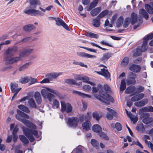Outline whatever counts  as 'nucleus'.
I'll use <instances>...</instances> for the list:
<instances>
[{"label":"nucleus","instance_id":"nucleus-29","mask_svg":"<svg viewBox=\"0 0 153 153\" xmlns=\"http://www.w3.org/2000/svg\"><path fill=\"white\" fill-rule=\"evenodd\" d=\"M131 22L132 25L135 24L137 19V14L134 13H131Z\"/></svg>","mask_w":153,"mask_h":153},{"label":"nucleus","instance_id":"nucleus-38","mask_svg":"<svg viewBox=\"0 0 153 153\" xmlns=\"http://www.w3.org/2000/svg\"><path fill=\"white\" fill-rule=\"evenodd\" d=\"M145 8L149 13L153 14V8L149 4H146L145 6Z\"/></svg>","mask_w":153,"mask_h":153},{"label":"nucleus","instance_id":"nucleus-62","mask_svg":"<svg viewBox=\"0 0 153 153\" xmlns=\"http://www.w3.org/2000/svg\"><path fill=\"white\" fill-rule=\"evenodd\" d=\"M80 48L85 49L91 52H93L95 53H97V50L94 49H93L92 48H89L87 47H80Z\"/></svg>","mask_w":153,"mask_h":153},{"label":"nucleus","instance_id":"nucleus-60","mask_svg":"<svg viewBox=\"0 0 153 153\" xmlns=\"http://www.w3.org/2000/svg\"><path fill=\"white\" fill-rule=\"evenodd\" d=\"M29 78H30V82L29 83L30 85L36 83H38V82L37 81L36 79L33 78L31 77H29Z\"/></svg>","mask_w":153,"mask_h":153},{"label":"nucleus","instance_id":"nucleus-2","mask_svg":"<svg viewBox=\"0 0 153 153\" xmlns=\"http://www.w3.org/2000/svg\"><path fill=\"white\" fill-rule=\"evenodd\" d=\"M98 91L99 89L97 87H93V94H94V97L97 99L107 105L110 104V101L111 102H114V100L112 97L108 94L104 92L102 90L99 91V95L95 94V93L97 92Z\"/></svg>","mask_w":153,"mask_h":153},{"label":"nucleus","instance_id":"nucleus-28","mask_svg":"<svg viewBox=\"0 0 153 153\" xmlns=\"http://www.w3.org/2000/svg\"><path fill=\"white\" fill-rule=\"evenodd\" d=\"M112 54L109 52L103 54V56L100 60L102 61H107L110 57L111 56Z\"/></svg>","mask_w":153,"mask_h":153},{"label":"nucleus","instance_id":"nucleus-43","mask_svg":"<svg viewBox=\"0 0 153 153\" xmlns=\"http://www.w3.org/2000/svg\"><path fill=\"white\" fill-rule=\"evenodd\" d=\"M123 17L122 16H120L118 19L116 23V26L117 27H119L123 24Z\"/></svg>","mask_w":153,"mask_h":153},{"label":"nucleus","instance_id":"nucleus-34","mask_svg":"<svg viewBox=\"0 0 153 153\" xmlns=\"http://www.w3.org/2000/svg\"><path fill=\"white\" fill-rule=\"evenodd\" d=\"M129 61V59L128 57H125L122 60L121 63V65L122 67H125L128 64Z\"/></svg>","mask_w":153,"mask_h":153},{"label":"nucleus","instance_id":"nucleus-48","mask_svg":"<svg viewBox=\"0 0 153 153\" xmlns=\"http://www.w3.org/2000/svg\"><path fill=\"white\" fill-rule=\"evenodd\" d=\"M102 115L97 112H94L93 113V117L96 119L97 121H98L102 117Z\"/></svg>","mask_w":153,"mask_h":153},{"label":"nucleus","instance_id":"nucleus-35","mask_svg":"<svg viewBox=\"0 0 153 153\" xmlns=\"http://www.w3.org/2000/svg\"><path fill=\"white\" fill-rule=\"evenodd\" d=\"M19 138L20 140L25 145L27 144L29 142L27 139L23 135H19Z\"/></svg>","mask_w":153,"mask_h":153},{"label":"nucleus","instance_id":"nucleus-19","mask_svg":"<svg viewBox=\"0 0 153 153\" xmlns=\"http://www.w3.org/2000/svg\"><path fill=\"white\" fill-rule=\"evenodd\" d=\"M98 3V0H94L90 4L89 6H87L86 10L89 11L96 6Z\"/></svg>","mask_w":153,"mask_h":153},{"label":"nucleus","instance_id":"nucleus-32","mask_svg":"<svg viewBox=\"0 0 153 153\" xmlns=\"http://www.w3.org/2000/svg\"><path fill=\"white\" fill-rule=\"evenodd\" d=\"M18 108L21 110L25 112L26 113H29L30 111L29 109L26 106L22 105H20L18 106Z\"/></svg>","mask_w":153,"mask_h":153},{"label":"nucleus","instance_id":"nucleus-14","mask_svg":"<svg viewBox=\"0 0 153 153\" xmlns=\"http://www.w3.org/2000/svg\"><path fill=\"white\" fill-rule=\"evenodd\" d=\"M106 109L108 112L107 114L106 117L108 120H111L113 118V116L115 115L116 112L114 110L108 108H107Z\"/></svg>","mask_w":153,"mask_h":153},{"label":"nucleus","instance_id":"nucleus-30","mask_svg":"<svg viewBox=\"0 0 153 153\" xmlns=\"http://www.w3.org/2000/svg\"><path fill=\"white\" fill-rule=\"evenodd\" d=\"M92 130L95 132L100 133L102 131V128L98 124H95L92 127Z\"/></svg>","mask_w":153,"mask_h":153},{"label":"nucleus","instance_id":"nucleus-6","mask_svg":"<svg viewBox=\"0 0 153 153\" xmlns=\"http://www.w3.org/2000/svg\"><path fill=\"white\" fill-rule=\"evenodd\" d=\"M18 86V84L16 83H11L10 84L11 89L12 93H14V95L12 98L13 100L14 97H16L18 92L20 91L21 88H17Z\"/></svg>","mask_w":153,"mask_h":153},{"label":"nucleus","instance_id":"nucleus-12","mask_svg":"<svg viewBox=\"0 0 153 153\" xmlns=\"http://www.w3.org/2000/svg\"><path fill=\"white\" fill-rule=\"evenodd\" d=\"M144 116V118L143 120V123L147 124L152 122L153 119L152 117H149V114L148 113H145Z\"/></svg>","mask_w":153,"mask_h":153},{"label":"nucleus","instance_id":"nucleus-55","mask_svg":"<svg viewBox=\"0 0 153 153\" xmlns=\"http://www.w3.org/2000/svg\"><path fill=\"white\" fill-rule=\"evenodd\" d=\"M99 134L100 135V137H101V138H103L106 140H109V138L108 137L105 133L103 132L100 133H99Z\"/></svg>","mask_w":153,"mask_h":153},{"label":"nucleus","instance_id":"nucleus-36","mask_svg":"<svg viewBox=\"0 0 153 153\" xmlns=\"http://www.w3.org/2000/svg\"><path fill=\"white\" fill-rule=\"evenodd\" d=\"M81 80H82L83 82H87L91 85H95V84L94 83L89 81H88L89 80V79L87 76H82Z\"/></svg>","mask_w":153,"mask_h":153},{"label":"nucleus","instance_id":"nucleus-47","mask_svg":"<svg viewBox=\"0 0 153 153\" xmlns=\"http://www.w3.org/2000/svg\"><path fill=\"white\" fill-rule=\"evenodd\" d=\"M107 31H113L114 33L116 34H120L124 32V29H115L113 30V29H106Z\"/></svg>","mask_w":153,"mask_h":153},{"label":"nucleus","instance_id":"nucleus-16","mask_svg":"<svg viewBox=\"0 0 153 153\" xmlns=\"http://www.w3.org/2000/svg\"><path fill=\"white\" fill-rule=\"evenodd\" d=\"M20 60L19 57H17L12 58H7L6 59V63L7 64H12L17 62Z\"/></svg>","mask_w":153,"mask_h":153},{"label":"nucleus","instance_id":"nucleus-26","mask_svg":"<svg viewBox=\"0 0 153 153\" xmlns=\"http://www.w3.org/2000/svg\"><path fill=\"white\" fill-rule=\"evenodd\" d=\"M148 102L147 99H146L140 101L136 102L134 103V105L137 107H141L144 106Z\"/></svg>","mask_w":153,"mask_h":153},{"label":"nucleus","instance_id":"nucleus-21","mask_svg":"<svg viewBox=\"0 0 153 153\" xmlns=\"http://www.w3.org/2000/svg\"><path fill=\"white\" fill-rule=\"evenodd\" d=\"M144 96L143 94H140L132 97L131 100L133 102L137 101L143 99L144 97Z\"/></svg>","mask_w":153,"mask_h":153},{"label":"nucleus","instance_id":"nucleus-11","mask_svg":"<svg viewBox=\"0 0 153 153\" xmlns=\"http://www.w3.org/2000/svg\"><path fill=\"white\" fill-rule=\"evenodd\" d=\"M56 24L58 26H62L65 29H68V25L61 19L59 17L55 19Z\"/></svg>","mask_w":153,"mask_h":153},{"label":"nucleus","instance_id":"nucleus-53","mask_svg":"<svg viewBox=\"0 0 153 153\" xmlns=\"http://www.w3.org/2000/svg\"><path fill=\"white\" fill-rule=\"evenodd\" d=\"M91 112H88L85 115V121H89L90 120L91 117Z\"/></svg>","mask_w":153,"mask_h":153},{"label":"nucleus","instance_id":"nucleus-3","mask_svg":"<svg viewBox=\"0 0 153 153\" xmlns=\"http://www.w3.org/2000/svg\"><path fill=\"white\" fill-rule=\"evenodd\" d=\"M84 118L83 115L80 116L79 118L76 117H69L68 119L67 124L70 127L76 128L78 125L79 122L80 123L83 122Z\"/></svg>","mask_w":153,"mask_h":153},{"label":"nucleus","instance_id":"nucleus-63","mask_svg":"<svg viewBox=\"0 0 153 153\" xmlns=\"http://www.w3.org/2000/svg\"><path fill=\"white\" fill-rule=\"evenodd\" d=\"M115 128L118 131H120L122 128V127L120 124L119 123H116L115 125Z\"/></svg>","mask_w":153,"mask_h":153},{"label":"nucleus","instance_id":"nucleus-51","mask_svg":"<svg viewBox=\"0 0 153 153\" xmlns=\"http://www.w3.org/2000/svg\"><path fill=\"white\" fill-rule=\"evenodd\" d=\"M91 143L94 147L97 148L99 146V143L96 140L92 139L91 141Z\"/></svg>","mask_w":153,"mask_h":153},{"label":"nucleus","instance_id":"nucleus-10","mask_svg":"<svg viewBox=\"0 0 153 153\" xmlns=\"http://www.w3.org/2000/svg\"><path fill=\"white\" fill-rule=\"evenodd\" d=\"M101 70L99 71H95V72L99 75L104 76L106 79H108L110 77V74L108 70L102 68L101 69Z\"/></svg>","mask_w":153,"mask_h":153},{"label":"nucleus","instance_id":"nucleus-4","mask_svg":"<svg viewBox=\"0 0 153 153\" xmlns=\"http://www.w3.org/2000/svg\"><path fill=\"white\" fill-rule=\"evenodd\" d=\"M61 111L62 112L65 111L68 113L71 112L72 110V107L70 104L69 103H66L64 101L61 102Z\"/></svg>","mask_w":153,"mask_h":153},{"label":"nucleus","instance_id":"nucleus-37","mask_svg":"<svg viewBox=\"0 0 153 153\" xmlns=\"http://www.w3.org/2000/svg\"><path fill=\"white\" fill-rule=\"evenodd\" d=\"M131 22V19L129 17H126L124 20V23H123V27L124 28H127L129 25V24Z\"/></svg>","mask_w":153,"mask_h":153},{"label":"nucleus","instance_id":"nucleus-52","mask_svg":"<svg viewBox=\"0 0 153 153\" xmlns=\"http://www.w3.org/2000/svg\"><path fill=\"white\" fill-rule=\"evenodd\" d=\"M142 110L144 111H153V107L150 106L144 107L142 108Z\"/></svg>","mask_w":153,"mask_h":153},{"label":"nucleus","instance_id":"nucleus-64","mask_svg":"<svg viewBox=\"0 0 153 153\" xmlns=\"http://www.w3.org/2000/svg\"><path fill=\"white\" fill-rule=\"evenodd\" d=\"M50 81L48 78H45L43 79L42 81H40L39 83L41 84L49 83Z\"/></svg>","mask_w":153,"mask_h":153},{"label":"nucleus","instance_id":"nucleus-18","mask_svg":"<svg viewBox=\"0 0 153 153\" xmlns=\"http://www.w3.org/2000/svg\"><path fill=\"white\" fill-rule=\"evenodd\" d=\"M77 54L78 56L82 57L87 58H96V56L94 55H91L88 53H85L84 52H77Z\"/></svg>","mask_w":153,"mask_h":153},{"label":"nucleus","instance_id":"nucleus-24","mask_svg":"<svg viewBox=\"0 0 153 153\" xmlns=\"http://www.w3.org/2000/svg\"><path fill=\"white\" fill-rule=\"evenodd\" d=\"M101 8L100 7H97L91 10L90 13L91 16H97L101 11Z\"/></svg>","mask_w":153,"mask_h":153},{"label":"nucleus","instance_id":"nucleus-9","mask_svg":"<svg viewBox=\"0 0 153 153\" xmlns=\"http://www.w3.org/2000/svg\"><path fill=\"white\" fill-rule=\"evenodd\" d=\"M62 74V72H53L48 73L46 74L45 77L49 79V80L56 79L59 76Z\"/></svg>","mask_w":153,"mask_h":153},{"label":"nucleus","instance_id":"nucleus-49","mask_svg":"<svg viewBox=\"0 0 153 153\" xmlns=\"http://www.w3.org/2000/svg\"><path fill=\"white\" fill-rule=\"evenodd\" d=\"M108 10H105L101 12L98 16L100 18L104 17L108 13Z\"/></svg>","mask_w":153,"mask_h":153},{"label":"nucleus","instance_id":"nucleus-44","mask_svg":"<svg viewBox=\"0 0 153 153\" xmlns=\"http://www.w3.org/2000/svg\"><path fill=\"white\" fill-rule=\"evenodd\" d=\"M126 87V83L125 80L123 79L121 81V83L120 87V91H123Z\"/></svg>","mask_w":153,"mask_h":153},{"label":"nucleus","instance_id":"nucleus-31","mask_svg":"<svg viewBox=\"0 0 153 153\" xmlns=\"http://www.w3.org/2000/svg\"><path fill=\"white\" fill-rule=\"evenodd\" d=\"M30 81V78L27 76L21 77L19 80V82L21 83H26Z\"/></svg>","mask_w":153,"mask_h":153},{"label":"nucleus","instance_id":"nucleus-39","mask_svg":"<svg viewBox=\"0 0 153 153\" xmlns=\"http://www.w3.org/2000/svg\"><path fill=\"white\" fill-rule=\"evenodd\" d=\"M53 104L52 107L53 108L55 109L58 108L59 106V102L56 99H53L52 100Z\"/></svg>","mask_w":153,"mask_h":153},{"label":"nucleus","instance_id":"nucleus-27","mask_svg":"<svg viewBox=\"0 0 153 153\" xmlns=\"http://www.w3.org/2000/svg\"><path fill=\"white\" fill-rule=\"evenodd\" d=\"M34 97L37 103L38 104H40L42 102V99L40 93L38 92H36L34 94Z\"/></svg>","mask_w":153,"mask_h":153},{"label":"nucleus","instance_id":"nucleus-40","mask_svg":"<svg viewBox=\"0 0 153 153\" xmlns=\"http://www.w3.org/2000/svg\"><path fill=\"white\" fill-rule=\"evenodd\" d=\"M30 64V62H28L25 63L19 68V70L20 71H24L25 69L27 68Z\"/></svg>","mask_w":153,"mask_h":153},{"label":"nucleus","instance_id":"nucleus-13","mask_svg":"<svg viewBox=\"0 0 153 153\" xmlns=\"http://www.w3.org/2000/svg\"><path fill=\"white\" fill-rule=\"evenodd\" d=\"M129 69L134 72L138 73L141 70V67L138 65L132 64L129 67Z\"/></svg>","mask_w":153,"mask_h":153},{"label":"nucleus","instance_id":"nucleus-54","mask_svg":"<svg viewBox=\"0 0 153 153\" xmlns=\"http://www.w3.org/2000/svg\"><path fill=\"white\" fill-rule=\"evenodd\" d=\"M55 97V96L53 94L49 93L46 96V98L50 102H51L52 101V99L54 98Z\"/></svg>","mask_w":153,"mask_h":153},{"label":"nucleus","instance_id":"nucleus-7","mask_svg":"<svg viewBox=\"0 0 153 153\" xmlns=\"http://www.w3.org/2000/svg\"><path fill=\"white\" fill-rule=\"evenodd\" d=\"M53 93L56 95H59V94L58 91L56 90L51 89L48 88H46V89H42L41 91V94L43 97L45 98H46V96L49 93L47 91Z\"/></svg>","mask_w":153,"mask_h":153},{"label":"nucleus","instance_id":"nucleus-22","mask_svg":"<svg viewBox=\"0 0 153 153\" xmlns=\"http://www.w3.org/2000/svg\"><path fill=\"white\" fill-rule=\"evenodd\" d=\"M82 126L84 130L87 131L90 129L91 125L89 121H85V122L82 123Z\"/></svg>","mask_w":153,"mask_h":153},{"label":"nucleus","instance_id":"nucleus-46","mask_svg":"<svg viewBox=\"0 0 153 153\" xmlns=\"http://www.w3.org/2000/svg\"><path fill=\"white\" fill-rule=\"evenodd\" d=\"M28 104L30 107L33 108H36V105L33 99L31 98L30 99L28 100Z\"/></svg>","mask_w":153,"mask_h":153},{"label":"nucleus","instance_id":"nucleus-8","mask_svg":"<svg viewBox=\"0 0 153 153\" xmlns=\"http://www.w3.org/2000/svg\"><path fill=\"white\" fill-rule=\"evenodd\" d=\"M136 75L133 72H130L129 74V77L126 80V83L127 85L135 84L136 81L135 78Z\"/></svg>","mask_w":153,"mask_h":153},{"label":"nucleus","instance_id":"nucleus-41","mask_svg":"<svg viewBox=\"0 0 153 153\" xmlns=\"http://www.w3.org/2000/svg\"><path fill=\"white\" fill-rule=\"evenodd\" d=\"M85 35L88 37L93 38H98L99 37L98 35L90 32H86Z\"/></svg>","mask_w":153,"mask_h":153},{"label":"nucleus","instance_id":"nucleus-50","mask_svg":"<svg viewBox=\"0 0 153 153\" xmlns=\"http://www.w3.org/2000/svg\"><path fill=\"white\" fill-rule=\"evenodd\" d=\"M65 82L68 84L74 85L75 84V80L73 79H66L65 80Z\"/></svg>","mask_w":153,"mask_h":153},{"label":"nucleus","instance_id":"nucleus-58","mask_svg":"<svg viewBox=\"0 0 153 153\" xmlns=\"http://www.w3.org/2000/svg\"><path fill=\"white\" fill-rule=\"evenodd\" d=\"M136 145L137 146H139L142 149L143 148V146H142V145L140 143V142L138 141H133L132 142V144H131V145Z\"/></svg>","mask_w":153,"mask_h":153},{"label":"nucleus","instance_id":"nucleus-59","mask_svg":"<svg viewBox=\"0 0 153 153\" xmlns=\"http://www.w3.org/2000/svg\"><path fill=\"white\" fill-rule=\"evenodd\" d=\"M19 55L20 56L23 57L28 56L25 49H24V50L21 51Z\"/></svg>","mask_w":153,"mask_h":153},{"label":"nucleus","instance_id":"nucleus-45","mask_svg":"<svg viewBox=\"0 0 153 153\" xmlns=\"http://www.w3.org/2000/svg\"><path fill=\"white\" fill-rule=\"evenodd\" d=\"M135 90V87L134 86H129L128 87L125 91V93L126 94H128L133 93Z\"/></svg>","mask_w":153,"mask_h":153},{"label":"nucleus","instance_id":"nucleus-15","mask_svg":"<svg viewBox=\"0 0 153 153\" xmlns=\"http://www.w3.org/2000/svg\"><path fill=\"white\" fill-rule=\"evenodd\" d=\"M18 49V48L16 46L9 48L6 50V53L7 55H13L17 51Z\"/></svg>","mask_w":153,"mask_h":153},{"label":"nucleus","instance_id":"nucleus-33","mask_svg":"<svg viewBox=\"0 0 153 153\" xmlns=\"http://www.w3.org/2000/svg\"><path fill=\"white\" fill-rule=\"evenodd\" d=\"M139 13L140 15L143 16L146 19H148L149 18L148 14L144 9H140L139 11Z\"/></svg>","mask_w":153,"mask_h":153},{"label":"nucleus","instance_id":"nucleus-5","mask_svg":"<svg viewBox=\"0 0 153 153\" xmlns=\"http://www.w3.org/2000/svg\"><path fill=\"white\" fill-rule=\"evenodd\" d=\"M24 12L25 13L28 15L35 16H43L44 14V13H42L40 11L34 9H26Z\"/></svg>","mask_w":153,"mask_h":153},{"label":"nucleus","instance_id":"nucleus-23","mask_svg":"<svg viewBox=\"0 0 153 153\" xmlns=\"http://www.w3.org/2000/svg\"><path fill=\"white\" fill-rule=\"evenodd\" d=\"M143 45L141 48L142 52H144L146 51L147 48V47L146 46L148 41L149 39H147L146 37L143 38Z\"/></svg>","mask_w":153,"mask_h":153},{"label":"nucleus","instance_id":"nucleus-56","mask_svg":"<svg viewBox=\"0 0 153 153\" xmlns=\"http://www.w3.org/2000/svg\"><path fill=\"white\" fill-rule=\"evenodd\" d=\"M84 91H88L91 90V87L89 85H86L83 86L82 87Z\"/></svg>","mask_w":153,"mask_h":153},{"label":"nucleus","instance_id":"nucleus-20","mask_svg":"<svg viewBox=\"0 0 153 153\" xmlns=\"http://www.w3.org/2000/svg\"><path fill=\"white\" fill-rule=\"evenodd\" d=\"M31 8H36V5H40V3L39 0H29Z\"/></svg>","mask_w":153,"mask_h":153},{"label":"nucleus","instance_id":"nucleus-17","mask_svg":"<svg viewBox=\"0 0 153 153\" xmlns=\"http://www.w3.org/2000/svg\"><path fill=\"white\" fill-rule=\"evenodd\" d=\"M72 93L74 94L77 95L84 98H91V96L90 95L85 94L73 90V91Z\"/></svg>","mask_w":153,"mask_h":153},{"label":"nucleus","instance_id":"nucleus-61","mask_svg":"<svg viewBox=\"0 0 153 153\" xmlns=\"http://www.w3.org/2000/svg\"><path fill=\"white\" fill-rule=\"evenodd\" d=\"M34 28V26L33 25L29 24L24 26L23 29H33Z\"/></svg>","mask_w":153,"mask_h":153},{"label":"nucleus","instance_id":"nucleus-57","mask_svg":"<svg viewBox=\"0 0 153 153\" xmlns=\"http://www.w3.org/2000/svg\"><path fill=\"white\" fill-rule=\"evenodd\" d=\"M144 89V88L141 86H139L136 88V92L137 93H139L143 91Z\"/></svg>","mask_w":153,"mask_h":153},{"label":"nucleus","instance_id":"nucleus-1","mask_svg":"<svg viewBox=\"0 0 153 153\" xmlns=\"http://www.w3.org/2000/svg\"><path fill=\"white\" fill-rule=\"evenodd\" d=\"M18 114L16 115V118L18 120L23 123L26 126L30 129L22 127V129L23 133L25 135L28 139L30 142H33L35 138L33 135L34 136L37 135L38 132L36 130V127L35 125L29 120L24 118H22L21 117L26 119L29 118V116L26 114L18 109L17 110Z\"/></svg>","mask_w":153,"mask_h":153},{"label":"nucleus","instance_id":"nucleus-25","mask_svg":"<svg viewBox=\"0 0 153 153\" xmlns=\"http://www.w3.org/2000/svg\"><path fill=\"white\" fill-rule=\"evenodd\" d=\"M100 18L97 16V17L93 20L92 24L96 27H99L100 25Z\"/></svg>","mask_w":153,"mask_h":153},{"label":"nucleus","instance_id":"nucleus-42","mask_svg":"<svg viewBox=\"0 0 153 153\" xmlns=\"http://www.w3.org/2000/svg\"><path fill=\"white\" fill-rule=\"evenodd\" d=\"M142 52L140 47H138L136 50V52L133 54V57H136L139 56Z\"/></svg>","mask_w":153,"mask_h":153}]
</instances>
